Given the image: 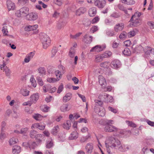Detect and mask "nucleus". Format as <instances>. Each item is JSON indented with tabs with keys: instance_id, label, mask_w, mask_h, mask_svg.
Returning a JSON list of instances; mask_svg holds the SVG:
<instances>
[{
	"instance_id": "32",
	"label": "nucleus",
	"mask_w": 154,
	"mask_h": 154,
	"mask_svg": "<svg viewBox=\"0 0 154 154\" xmlns=\"http://www.w3.org/2000/svg\"><path fill=\"white\" fill-rule=\"evenodd\" d=\"M29 91L26 88L22 89L20 90L21 94L24 96H27L29 95Z\"/></svg>"
},
{
	"instance_id": "9",
	"label": "nucleus",
	"mask_w": 154,
	"mask_h": 154,
	"mask_svg": "<svg viewBox=\"0 0 154 154\" xmlns=\"http://www.w3.org/2000/svg\"><path fill=\"white\" fill-rule=\"evenodd\" d=\"M45 127V125L44 124L43 125L38 123H36L33 124L31 126L32 129L38 128L39 130H43L44 129Z\"/></svg>"
},
{
	"instance_id": "37",
	"label": "nucleus",
	"mask_w": 154,
	"mask_h": 154,
	"mask_svg": "<svg viewBox=\"0 0 154 154\" xmlns=\"http://www.w3.org/2000/svg\"><path fill=\"white\" fill-rule=\"evenodd\" d=\"M122 53L125 56H129L131 54V52L128 48H126L122 51Z\"/></svg>"
},
{
	"instance_id": "39",
	"label": "nucleus",
	"mask_w": 154,
	"mask_h": 154,
	"mask_svg": "<svg viewBox=\"0 0 154 154\" xmlns=\"http://www.w3.org/2000/svg\"><path fill=\"white\" fill-rule=\"evenodd\" d=\"M59 130V127L57 125L54 127L52 129L51 133L54 135L57 134V132Z\"/></svg>"
},
{
	"instance_id": "21",
	"label": "nucleus",
	"mask_w": 154,
	"mask_h": 154,
	"mask_svg": "<svg viewBox=\"0 0 154 154\" xmlns=\"http://www.w3.org/2000/svg\"><path fill=\"white\" fill-rule=\"evenodd\" d=\"M96 13V8L95 7H92L90 8L88 11V14L91 17L94 16Z\"/></svg>"
},
{
	"instance_id": "41",
	"label": "nucleus",
	"mask_w": 154,
	"mask_h": 154,
	"mask_svg": "<svg viewBox=\"0 0 154 154\" xmlns=\"http://www.w3.org/2000/svg\"><path fill=\"white\" fill-rule=\"evenodd\" d=\"M112 52L109 51H106L103 54H102L104 58L110 57L112 55Z\"/></svg>"
},
{
	"instance_id": "6",
	"label": "nucleus",
	"mask_w": 154,
	"mask_h": 154,
	"mask_svg": "<svg viewBox=\"0 0 154 154\" xmlns=\"http://www.w3.org/2000/svg\"><path fill=\"white\" fill-rule=\"evenodd\" d=\"M110 66L112 68L117 69L120 67L121 64L120 62L118 60H113L110 64Z\"/></svg>"
},
{
	"instance_id": "48",
	"label": "nucleus",
	"mask_w": 154,
	"mask_h": 154,
	"mask_svg": "<svg viewBox=\"0 0 154 154\" xmlns=\"http://www.w3.org/2000/svg\"><path fill=\"white\" fill-rule=\"evenodd\" d=\"M109 64H110L109 62L105 61L100 63V66L101 67L105 68L107 67Z\"/></svg>"
},
{
	"instance_id": "22",
	"label": "nucleus",
	"mask_w": 154,
	"mask_h": 154,
	"mask_svg": "<svg viewBox=\"0 0 154 154\" xmlns=\"http://www.w3.org/2000/svg\"><path fill=\"white\" fill-rule=\"evenodd\" d=\"M98 78L99 83L101 86H103L106 83L105 79L103 76L99 75Z\"/></svg>"
},
{
	"instance_id": "38",
	"label": "nucleus",
	"mask_w": 154,
	"mask_h": 154,
	"mask_svg": "<svg viewBox=\"0 0 154 154\" xmlns=\"http://www.w3.org/2000/svg\"><path fill=\"white\" fill-rule=\"evenodd\" d=\"M18 141V139L15 137H13L11 139L9 140V143L10 145H12L17 143Z\"/></svg>"
},
{
	"instance_id": "33",
	"label": "nucleus",
	"mask_w": 154,
	"mask_h": 154,
	"mask_svg": "<svg viewBox=\"0 0 154 154\" xmlns=\"http://www.w3.org/2000/svg\"><path fill=\"white\" fill-rule=\"evenodd\" d=\"M46 116H42L39 114H35L33 116V118L37 121H40L42 120L43 117H45Z\"/></svg>"
},
{
	"instance_id": "57",
	"label": "nucleus",
	"mask_w": 154,
	"mask_h": 154,
	"mask_svg": "<svg viewBox=\"0 0 154 154\" xmlns=\"http://www.w3.org/2000/svg\"><path fill=\"white\" fill-rule=\"evenodd\" d=\"M108 109L109 111H110L114 113H117L118 112V110L116 109H114L110 106L108 107Z\"/></svg>"
},
{
	"instance_id": "27",
	"label": "nucleus",
	"mask_w": 154,
	"mask_h": 154,
	"mask_svg": "<svg viewBox=\"0 0 154 154\" xmlns=\"http://www.w3.org/2000/svg\"><path fill=\"white\" fill-rule=\"evenodd\" d=\"M130 21H132V25L134 26H137L141 24V21L139 20V19H134L132 20H131Z\"/></svg>"
},
{
	"instance_id": "8",
	"label": "nucleus",
	"mask_w": 154,
	"mask_h": 154,
	"mask_svg": "<svg viewBox=\"0 0 154 154\" xmlns=\"http://www.w3.org/2000/svg\"><path fill=\"white\" fill-rule=\"evenodd\" d=\"M106 2L105 0H97L95 2L94 4L99 8H103L105 6Z\"/></svg>"
},
{
	"instance_id": "59",
	"label": "nucleus",
	"mask_w": 154,
	"mask_h": 154,
	"mask_svg": "<svg viewBox=\"0 0 154 154\" xmlns=\"http://www.w3.org/2000/svg\"><path fill=\"white\" fill-rule=\"evenodd\" d=\"M136 34L135 32L134 31H132L128 32L127 35L129 37H131L134 36Z\"/></svg>"
},
{
	"instance_id": "2",
	"label": "nucleus",
	"mask_w": 154,
	"mask_h": 154,
	"mask_svg": "<svg viewBox=\"0 0 154 154\" xmlns=\"http://www.w3.org/2000/svg\"><path fill=\"white\" fill-rule=\"evenodd\" d=\"M99 123L105 126L104 129L106 132H112L118 131V128L111 125L114 123V122L112 120L107 119L101 120L99 121Z\"/></svg>"
},
{
	"instance_id": "15",
	"label": "nucleus",
	"mask_w": 154,
	"mask_h": 154,
	"mask_svg": "<svg viewBox=\"0 0 154 154\" xmlns=\"http://www.w3.org/2000/svg\"><path fill=\"white\" fill-rule=\"evenodd\" d=\"M7 5L9 11L14 10L15 8L14 3L10 0H8L7 1Z\"/></svg>"
},
{
	"instance_id": "64",
	"label": "nucleus",
	"mask_w": 154,
	"mask_h": 154,
	"mask_svg": "<svg viewBox=\"0 0 154 154\" xmlns=\"http://www.w3.org/2000/svg\"><path fill=\"white\" fill-rule=\"evenodd\" d=\"M6 137V134L3 132L2 131L0 134V139L3 140Z\"/></svg>"
},
{
	"instance_id": "3",
	"label": "nucleus",
	"mask_w": 154,
	"mask_h": 154,
	"mask_svg": "<svg viewBox=\"0 0 154 154\" xmlns=\"http://www.w3.org/2000/svg\"><path fill=\"white\" fill-rule=\"evenodd\" d=\"M40 40L45 49H46L51 43V40L49 37L45 33L42 34L40 36Z\"/></svg>"
},
{
	"instance_id": "47",
	"label": "nucleus",
	"mask_w": 154,
	"mask_h": 154,
	"mask_svg": "<svg viewBox=\"0 0 154 154\" xmlns=\"http://www.w3.org/2000/svg\"><path fill=\"white\" fill-rule=\"evenodd\" d=\"M151 48L148 46H146L143 48V52L147 54H149L151 50Z\"/></svg>"
},
{
	"instance_id": "11",
	"label": "nucleus",
	"mask_w": 154,
	"mask_h": 154,
	"mask_svg": "<svg viewBox=\"0 0 154 154\" xmlns=\"http://www.w3.org/2000/svg\"><path fill=\"white\" fill-rule=\"evenodd\" d=\"M92 36L88 34H86L84 36L83 41L87 44H90L92 41Z\"/></svg>"
},
{
	"instance_id": "51",
	"label": "nucleus",
	"mask_w": 154,
	"mask_h": 154,
	"mask_svg": "<svg viewBox=\"0 0 154 154\" xmlns=\"http://www.w3.org/2000/svg\"><path fill=\"white\" fill-rule=\"evenodd\" d=\"M126 122L129 126L133 128H135L136 127V125L131 122L126 121Z\"/></svg>"
},
{
	"instance_id": "18",
	"label": "nucleus",
	"mask_w": 154,
	"mask_h": 154,
	"mask_svg": "<svg viewBox=\"0 0 154 154\" xmlns=\"http://www.w3.org/2000/svg\"><path fill=\"white\" fill-rule=\"evenodd\" d=\"M38 27V25L37 24L33 25H29L25 27V31H28L35 30Z\"/></svg>"
},
{
	"instance_id": "43",
	"label": "nucleus",
	"mask_w": 154,
	"mask_h": 154,
	"mask_svg": "<svg viewBox=\"0 0 154 154\" xmlns=\"http://www.w3.org/2000/svg\"><path fill=\"white\" fill-rule=\"evenodd\" d=\"M58 70H59L62 74H63L65 72V68L64 66L60 64L58 65Z\"/></svg>"
},
{
	"instance_id": "30",
	"label": "nucleus",
	"mask_w": 154,
	"mask_h": 154,
	"mask_svg": "<svg viewBox=\"0 0 154 154\" xmlns=\"http://www.w3.org/2000/svg\"><path fill=\"white\" fill-rule=\"evenodd\" d=\"M71 95L72 94L71 93H67L63 97V102H66L69 101L71 99Z\"/></svg>"
},
{
	"instance_id": "60",
	"label": "nucleus",
	"mask_w": 154,
	"mask_h": 154,
	"mask_svg": "<svg viewBox=\"0 0 154 154\" xmlns=\"http://www.w3.org/2000/svg\"><path fill=\"white\" fill-rule=\"evenodd\" d=\"M63 86L62 84L60 85L59 86L57 90V93L60 94V93L63 91Z\"/></svg>"
},
{
	"instance_id": "46",
	"label": "nucleus",
	"mask_w": 154,
	"mask_h": 154,
	"mask_svg": "<svg viewBox=\"0 0 154 154\" xmlns=\"http://www.w3.org/2000/svg\"><path fill=\"white\" fill-rule=\"evenodd\" d=\"M36 80L38 84L40 86H42L44 85V82L41 77L37 76L36 78Z\"/></svg>"
},
{
	"instance_id": "55",
	"label": "nucleus",
	"mask_w": 154,
	"mask_h": 154,
	"mask_svg": "<svg viewBox=\"0 0 154 154\" xmlns=\"http://www.w3.org/2000/svg\"><path fill=\"white\" fill-rule=\"evenodd\" d=\"M29 128H22L20 129V134H25L26 133L28 130Z\"/></svg>"
},
{
	"instance_id": "26",
	"label": "nucleus",
	"mask_w": 154,
	"mask_h": 154,
	"mask_svg": "<svg viewBox=\"0 0 154 154\" xmlns=\"http://www.w3.org/2000/svg\"><path fill=\"white\" fill-rule=\"evenodd\" d=\"M29 20H35L38 18L37 13L36 12H32L29 14Z\"/></svg>"
},
{
	"instance_id": "56",
	"label": "nucleus",
	"mask_w": 154,
	"mask_h": 154,
	"mask_svg": "<svg viewBox=\"0 0 154 154\" xmlns=\"http://www.w3.org/2000/svg\"><path fill=\"white\" fill-rule=\"evenodd\" d=\"M57 49L56 47H54L53 48L52 50L51 51L52 52V55L51 57H53L55 55L56 53L57 52Z\"/></svg>"
},
{
	"instance_id": "31",
	"label": "nucleus",
	"mask_w": 154,
	"mask_h": 154,
	"mask_svg": "<svg viewBox=\"0 0 154 154\" xmlns=\"http://www.w3.org/2000/svg\"><path fill=\"white\" fill-rule=\"evenodd\" d=\"M120 1L122 3L128 5H133L135 3V2L134 0H120Z\"/></svg>"
},
{
	"instance_id": "28",
	"label": "nucleus",
	"mask_w": 154,
	"mask_h": 154,
	"mask_svg": "<svg viewBox=\"0 0 154 154\" xmlns=\"http://www.w3.org/2000/svg\"><path fill=\"white\" fill-rule=\"evenodd\" d=\"M143 47L140 45H137L134 49V51L137 53H142L143 52Z\"/></svg>"
},
{
	"instance_id": "40",
	"label": "nucleus",
	"mask_w": 154,
	"mask_h": 154,
	"mask_svg": "<svg viewBox=\"0 0 154 154\" xmlns=\"http://www.w3.org/2000/svg\"><path fill=\"white\" fill-rule=\"evenodd\" d=\"M54 73L56 75L57 80H59L61 77L62 75L63 74L59 70H56L55 71Z\"/></svg>"
},
{
	"instance_id": "25",
	"label": "nucleus",
	"mask_w": 154,
	"mask_h": 154,
	"mask_svg": "<svg viewBox=\"0 0 154 154\" xmlns=\"http://www.w3.org/2000/svg\"><path fill=\"white\" fill-rule=\"evenodd\" d=\"M103 100H95L94 102L95 103V105L94 108H100L101 107H103L102 105L103 104Z\"/></svg>"
},
{
	"instance_id": "10",
	"label": "nucleus",
	"mask_w": 154,
	"mask_h": 154,
	"mask_svg": "<svg viewBox=\"0 0 154 154\" xmlns=\"http://www.w3.org/2000/svg\"><path fill=\"white\" fill-rule=\"evenodd\" d=\"M85 149L87 152L91 153L94 149L93 144L91 143H88L85 146Z\"/></svg>"
},
{
	"instance_id": "49",
	"label": "nucleus",
	"mask_w": 154,
	"mask_h": 154,
	"mask_svg": "<svg viewBox=\"0 0 154 154\" xmlns=\"http://www.w3.org/2000/svg\"><path fill=\"white\" fill-rule=\"evenodd\" d=\"M47 80V81L49 83H54L58 81V80H57V79L53 77L48 78Z\"/></svg>"
},
{
	"instance_id": "4",
	"label": "nucleus",
	"mask_w": 154,
	"mask_h": 154,
	"mask_svg": "<svg viewBox=\"0 0 154 154\" xmlns=\"http://www.w3.org/2000/svg\"><path fill=\"white\" fill-rule=\"evenodd\" d=\"M29 8L27 7H23L19 10L17 11L15 13L16 15L18 17H23L27 16L29 14Z\"/></svg>"
},
{
	"instance_id": "14",
	"label": "nucleus",
	"mask_w": 154,
	"mask_h": 154,
	"mask_svg": "<svg viewBox=\"0 0 154 154\" xmlns=\"http://www.w3.org/2000/svg\"><path fill=\"white\" fill-rule=\"evenodd\" d=\"M79 137V134L77 131H75L72 132L69 137L70 140H75Z\"/></svg>"
},
{
	"instance_id": "1",
	"label": "nucleus",
	"mask_w": 154,
	"mask_h": 154,
	"mask_svg": "<svg viewBox=\"0 0 154 154\" xmlns=\"http://www.w3.org/2000/svg\"><path fill=\"white\" fill-rule=\"evenodd\" d=\"M105 146L108 154H113L109 147L111 148L118 147L121 144L120 141L113 137H109L105 142Z\"/></svg>"
},
{
	"instance_id": "24",
	"label": "nucleus",
	"mask_w": 154,
	"mask_h": 154,
	"mask_svg": "<svg viewBox=\"0 0 154 154\" xmlns=\"http://www.w3.org/2000/svg\"><path fill=\"white\" fill-rule=\"evenodd\" d=\"M76 49L73 47H71L69 49L68 55L70 57H73L76 53Z\"/></svg>"
},
{
	"instance_id": "36",
	"label": "nucleus",
	"mask_w": 154,
	"mask_h": 154,
	"mask_svg": "<svg viewBox=\"0 0 154 154\" xmlns=\"http://www.w3.org/2000/svg\"><path fill=\"white\" fill-rule=\"evenodd\" d=\"M53 142L51 138H50L47 141L46 147L50 149L53 146Z\"/></svg>"
},
{
	"instance_id": "62",
	"label": "nucleus",
	"mask_w": 154,
	"mask_h": 154,
	"mask_svg": "<svg viewBox=\"0 0 154 154\" xmlns=\"http://www.w3.org/2000/svg\"><path fill=\"white\" fill-rule=\"evenodd\" d=\"M33 103L32 101L30 100L29 101L27 102H24L23 103V106H31V105Z\"/></svg>"
},
{
	"instance_id": "23",
	"label": "nucleus",
	"mask_w": 154,
	"mask_h": 154,
	"mask_svg": "<svg viewBox=\"0 0 154 154\" xmlns=\"http://www.w3.org/2000/svg\"><path fill=\"white\" fill-rule=\"evenodd\" d=\"M68 104H64L62 105L60 107L61 110L63 112L69 111L70 109V107H69Z\"/></svg>"
},
{
	"instance_id": "52",
	"label": "nucleus",
	"mask_w": 154,
	"mask_h": 154,
	"mask_svg": "<svg viewBox=\"0 0 154 154\" xmlns=\"http://www.w3.org/2000/svg\"><path fill=\"white\" fill-rule=\"evenodd\" d=\"M98 30V26H93L90 29V31L92 33H94Z\"/></svg>"
},
{
	"instance_id": "29",
	"label": "nucleus",
	"mask_w": 154,
	"mask_h": 154,
	"mask_svg": "<svg viewBox=\"0 0 154 154\" xmlns=\"http://www.w3.org/2000/svg\"><path fill=\"white\" fill-rule=\"evenodd\" d=\"M103 59L104 58L102 54L97 55L95 56V61L97 63L100 62L102 61Z\"/></svg>"
},
{
	"instance_id": "17",
	"label": "nucleus",
	"mask_w": 154,
	"mask_h": 154,
	"mask_svg": "<svg viewBox=\"0 0 154 154\" xmlns=\"http://www.w3.org/2000/svg\"><path fill=\"white\" fill-rule=\"evenodd\" d=\"M124 27V24L123 23H119L116 25L114 27L115 31L118 32L121 31Z\"/></svg>"
},
{
	"instance_id": "45",
	"label": "nucleus",
	"mask_w": 154,
	"mask_h": 154,
	"mask_svg": "<svg viewBox=\"0 0 154 154\" xmlns=\"http://www.w3.org/2000/svg\"><path fill=\"white\" fill-rule=\"evenodd\" d=\"M38 72L42 75L45 74L46 71L44 67H41L38 68Z\"/></svg>"
},
{
	"instance_id": "58",
	"label": "nucleus",
	"mask_w": 154,
	"mask_h": 154,
	"mask_svg": "<svg viewBox=\"0 0 154 154\" xmlns=\"http://www.w3.org/2000/svg\"><path fill=\"white\" fill-rule=\"evenodd\" d=\"M65 24V23L64 22H59L58 23L57 25V28L58 29H60L62 27H64Z\"/></svg>"
},
{
	"instance_id": "61",
	"label": "nucleus",
	"mask_w": 154,
	"mask_h": 154,
	"mask_svg": "<svg viewBox=\"0 0 154 154\" xmlns=\"http://www.w3.org/2000/svg\"><path fill=\"white\" fill-rule=\"evenodd\" d=\"M111 17L114 18H118L119 17V14L116 12L112 13L110 15Z\"/></svg>"
},
{
	"instance_id": "34",
	"label": "nucleus",
	"mask_w": 154,
	"mask_h": 154,
	"mask_svg": "<svg viewBox=\"0 0 154 154\" xmlns=\"http://www.w3.org/2000/svg\"><path fill=\"white\" fill-rule=\"evenodd\" d=\"M71 126V121L70 120H67L66 123L63 124V128L66 130H69Z\"/></svg>"
},
{
	"instance_id": "53",
	"label": "nucleus",
	"mask_w": 154,
	"mask_h": 154,
	"mask_svg": "<svg viewBox=\"0 0 154 154\" xmlns=\"http://www.w3.org/2000/svg\"><path fill=\"white\" fill-rule=\"evenodd\" d=\"M127 34L126 32H123L119 35V38L120 39H122L126 37Z\"/></svg>"
},
{
	"instance_id": "54",
	"label": "nucleus",
	"mask_w": 154,
	"mask_h": 154,
	"mask_svg": "<svg viewBox=\"0 0 154 154\" xmlns=\"http://www.w3.org/2000/svg\"><path fill=\"white\" fill-rule=\"evenodd\" d=\"M90 137V136L89 135H87L85 137H82L80 141L82 143L86 141Z\"/></svg>"
},
{
	"instance_id": "7",
	"label": "nucleus",
	"mask_w": 154,
	"mask_h": 154,
	"mask_svg": "<svg viewBox=\"0 0 154 154\" xmlns=\"http://www.w3.org/2000/svg\"><path fill=\"white\" fill-rule=\"evenodd\" d=\"M94 111L99 116H103L105 114V110L103 107L97 108H94Z\"/></svg>"
},
{
	"instance_id": "63",
	"label": "nucleus",
	"mask_w": 154,
	"mask_h": 154,
	"mask_svg": "<svg viewBox=\"0 0 154 154\" xmlns=\"http://www.w3.org/2000/svg\"><path fill=\"white\" fill-rule=\"evenodd\" d=\"M99 18L98 17H95L91 21V23L92 24H94L97 23L99 20Z\"/></svg>"
},
{
	"instance_id": "5",
	"label": "nucleus",
	"mask_w": 154,
	"mask_h": 154,
	"mask_svg": "<svg viewBox=\"0 0 154 154\" xmlns=\"http://www.w3.org/2000/svg\"><path fill=\"white\" fill-rule=\"evenodd\" d=\"M98 98L102 100L107 103L112 102L113 101L112 97L105 93L100 94L98 96Z\"/></svg>"
},
{
	"instance_id": "16",
	"label": "nucleus",
	"mask_w": 154,
	"mask_h": 154,
	"mask_svg": "<svg viewBox=\"0 0 154 154\" xmlns=\"http://www.w3.org/2000/svg\"><path fill=\"white\" fill-rule=\"evenodd\" d=\"M103 48L100 45H97L92 48L90 50L91 52H99L103 51Z\"/></svg>"
},
{
	"instance_id": "35",
	"label": "nucleus",
	"mask_w": 154,
	"mask_h": 154,
	"mask_svg": "<svg viewBox=\"0 0 154 154\" xmlns=\"http://www.w3.org/2000/svg\"><path fill=\"white\" fill-rule=\"evenodd\" d=\"M3 27L2 29V32L3 34L4 35H7V34L8 33V31L7 29V26L6 25L5 23H4L3 24Z\"/></svg>"
},
{
	"instance_id": "19",
	"label": "nucleus",
	"mask_w": 154,
	"mask_h": 154,
	"mask_svg": "<svg viewBox=\"0 0 154 154\" xmlns=\"http://www.w3.org/2000/svg\"><path fill=\"white\" fill-rule=\"evenodd\" d=\"M86 11L85 8L82 7L79 8L76 12V14L77 16H79L81 14L84 13Z\"/></svg>"
},
{
	"instance_id": "12",
	"label": "nucleus",
	"mask_w": 154,
	"mask_h": 154,
	"mask_svg": "<svg viewBox=\"0 0 154 154\" xmlns=\"http://www.w3.org/2000/svg\"><path fill=\"white\" fill-rule=\"evenodd\" d=\"M39 96L38 93L34 94L30 97V99L33 103H35L38 100Z\"/></svg>"
},
{
	"instance_id": "20",
	"label": "nucleus",
	"mask_w": 154,
	"mask_h": 154,
	"mask_svg": "<svg viewBox=\"0 0 154 154\" xmlns=\"http://www.w3.org/2000/svg\"><path fill=\"white\" fill-rule=\"evenodd\" d=\"M21 151V147L20 146L15 145L12 148V152L14 154H18Z\"/></svg>"
},
{
	"instance_id": "42",
	"label": "nucleus",
	"mask_w": 154,
	"mask_h": 154,
	"mask_svg": "<svg viewBox=\"0 0 154 154\" xmlns=\"http://www.w3.org/2000/svg\"><path fill=\"white\" fill-rule=\"evenodd\" d=\"M3 71L5 72V74L7 76H10L11 74V71L7 66L5 67L4 68Z\"/></svg>"
},
{
	"instance_id": "44",
	"label": "nucleus",
	"mask_w": 154,
	"mask_h": 154,
	"mask_svg": "<svg viewBox=\"0 0 154 154\" xmlns=\"http://www.w3.org/2000/svg\"><path fill=\"white\" fill-rule=\"evenodd\" d=\"M141 13H137L136 12L134 15H133L131 18V20H132L134 19H139V17L141 16Z\"/></svg>"
},
{
	"instance_id": "13",
	"label": "nucleus",
	"mask_w": 154,
	"mask_h": 154,
	"mask_svg": "<svg viewBox=\"0 0 154 154\" xmlns=\"http://www.w3.org/2000/svg\"><path fill=\"white\" fill-rule=\"evenodd\" d=\"M41 135V134H38L37 132L34 130H31L29 134L30 137L32 138H36Z\"/></svg>"
},
{
	"instance_id": "50",
	"label": "nucleus",
	"mask_w": 154,
	"mask_h": 154,
	"mask_svg": "<svg viewBox=\"0 0 154 154\" xmlns=\"http://www.w3.org/2000/svg\"><path fill=\"white\" fill-rule=\"evenodd\" d=\"M126 146L124 145H120L118 147L119 150L122 152H125L126 151V149L125 148Z\"/></svg>"
}]
</instances>
